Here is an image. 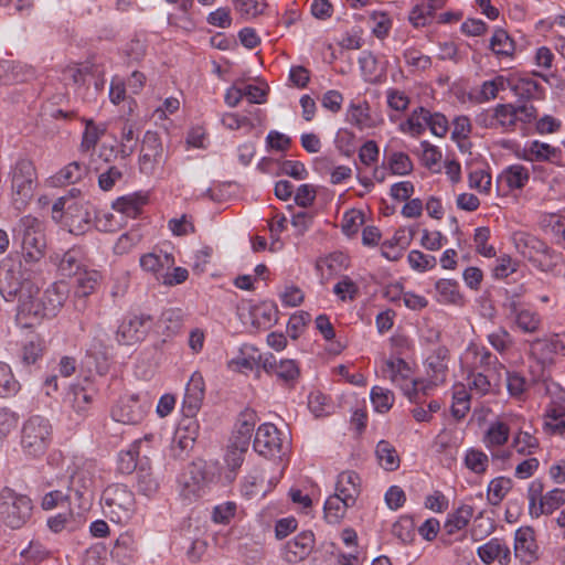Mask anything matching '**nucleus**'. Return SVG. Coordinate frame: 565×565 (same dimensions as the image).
I'll use <instances>...</instances> for the list:
<instances>
[{"label": "nucleus", "instance_id": "f257e3e1", "mask_svg": "<svg viewBox=\"0 0 565 565\" xmlns=\"http://www.w3.org/2000/svg\"><path fill=\"white\" fill-rule=\"evenodd\" d=\"M68 295L70 287L63 280L51 284L41 295L39 288L36 292L31 294L26 290L23 303L18 305V324L22 328H31L43 319L56 317Z\"/></svg>", "mask_w": 565, "mask_h": 565}, {"label": "nucleus", "instance_id": "f03ea898", "mask_svg": "<svg viewBox=\"0 0 565 565\" xmlns=\"http://www.w3.org/2000/svg\"><path fill=\"white\" fill-rule=\"evenodd\" d=\"M35 267L25 265L23 260L19 262L12 256H6L0 262V294L6 301L18 299V305L23 303V297L26 290L38 291V285L34 281Z\"/></svg>", "mask_w": 565, "mask_h": 565}, {"label": "nucleus", "instance_id": "7ed1b4c3", "mask_svg": "<svg viewBox=\"0 0 565 565\" xmlns=\"http://www.w3.org/2000/svg\"><path fill=\"white\" fill-rule=\"evenodd\" d=\"M102 507L111 522L125 525L136 512L135 494L125 484H110L103 491Z\"/></svg>", "mask_w": 565, "mask_h": 565}, {"label": "nucleus", "instance_id": "20e7f679", "mask_svg": "<svg viewBox=\"0 0 565 565\" xmlns=\"http://www.w3.org/2000/svg\"><path fill=\"white\" fill-rule=\"evenodd\" d=\"M52 435L53 427L47 418L31 416L21 429L20 446L23 454L34 459L42 457L52 441Z\"/></svg>", "mask_w": 565, "mask_h": 565}, {"label": "nucleus", "instance_id": "39448f33", "mask_svg": "<svg viewBox=\"0 0 565 565\" xmlns=\"http://www.w3.org/2000/svg\"><path fill=\"white\" fill-rule=\"evenodd\" d=\"M21 236L22 260L35 267L45 255L46 241L42 223L34 216L25 215L15 230Z\"/></svg>", "mask_w": 565, "mask_h": 565}, {"label": "nucleus", "instance_id": "423d86ee", "mask_svg": "<svg viewBox=\"0 0 565 565\" xmlns=\"http://www.w3.org/2000/svg\"><path fill=\"white\" fill-rule=\"evenodd\" d=\"M525 288L523 285L515 289L507 290L502 308L507 313V318L524 333H535L540 330L542 318L540 313L524 306L523 295Z\"/></svg>", "mask_w": 565, "mask_h": 565}, {"label": "nucleus", "instance_id": "0eeeda50", "mask_svg": "<svg viewBox=\"0 0 565 565\" xmlns=\"http://www.w3.org/2000/svg\"><path fill=\"white\" fill-rule=\"evenodd\" d=\"M32 510L33 504L28 495L7 487L0 491V522L6 526L21 529L30 520Z\"/></svg>", "mask_w": 565, "mask_h": 565}, {"label": "nucleus", "instance_id": "6e6552de", "mask_svg": "<svg viewBox=\"0 0 565 565\" xmlns=\"http://www.w3.org/2000/svg\"><path fill=\"white\" fill-rule=\"evenodd\" d=\"M12 203L22 210L32 199L36 184V171L33 162L26 158L18 159L11 168Z\"/></svg>", "mask_w": 565, "mask_h": 565}, {"label": "nucleus", "instance_id": "1a4fd4ad", "mask_svg": "<svg viewBox=\"0 0 565 565\" xmlns=\"http://www.w3.org/2000/svg\"><path fill=\"white\" fill-rule=\"evenodd\" d=\"M70 480L67 490L78 500H89L96 488V463L83 457H74L72 466L67 468Z\"/></svg>", "mask_w": 565, "mask_h": 565}, {"label": "nucleus", "instance_id": "9d476101", "mask_svg": "<svg viewBox=\"0 0 565 565\" xmlns=\"http://www.w3.org/2000/svg\"><path fill=\"white\" fill-rule=\"evenodd\" d=\"M381 373L382 377L399 387L411 402H416L420 382L413 377V371L405 360L398 356L383 360Z\"/></svg>", "mask_w": 565, "mask_h": 565}, {"label": "nucleus", "instance_id": "9b49d317", "mask_svg": "<svg viewBox=\"0 0 565 565\" xmlns=\"http://www.w3.org/2000/svg\"><path fill=\"white\" fill-rule=\"evenodd\" d=\"M544 486L540 479H534L527 487L529 512L532 518L552 514L565 504V489L554 488L543 494Z\"/></svg>", "mask_w": 565, "mask_h": 565}, {"label": "nucleus", "instance_id": "f8f14e48", "mask_svg": "<svg viewBox=\"0 0 565 565\" xmlns=\"http://www.w3.org/2000/svg\"><path fill=\"white\" fill-rule=\"evenodd\" d=\"M461 370L467 372H498L504 365L484 345L471 342L460 355Z\"/></svg>", "mask_w": 565, "mask_h": 565}, {"label": "nucleus", "instance_id": "ddd939ff", "mask_svg": "<svg viewBox=\"0 0 565 565\" xmlns=\"http://www.w3.org/2000/svg\"><path fill=\"white\" fill-rule=\"evenodd\" d=\"M476 122L483 128L502 132L513 131L518 125L515 105L511 103L497 104L483 109L476 116Z\"/></svg>", "mask_w": 565, "mask_h": 565}, {"label": "nucleus", "instance_id": "4468645a", "mask_svg": "<svg viewBox=\"0 0 565 565\" xmlns=\"http://www.w3.org/2000/svg\"><path fill=\"white\" fill-rule=\"evenodd\" d=\"M207 476L202 462H192L179 476V495L186 502L201 498L207 488Z\"/></svg>", "mask_w": 565, "mask_h": 565}, {"label": "nucleus", "instance_id": "2eb2a0df", "mask_svg": "<svg viewBox=\"0 0 565 565\" xmlns=\"http://www.w3.org/2000/svg\"><path fill=\"white\" fill-rule=\"evenodd\" d=\"M152 327V318L148 315H129L119 323L116 341L122 345H134L147 337Z\"/></svg>", "mask_w": 565, "mask_h": 565}, {"label": "nucleus", "instance_id": "dca6fc26", "mask_svg": "<svg viewBox=\"0 0 565 565\" xmlns=\"http://www.w3.org/2000/svg\"><path fill=\"white\" fill-rule=\"evenodd\" d=\"M163 161V146L158 132L147 130L142 138L138 159L141 173L151 175Z\"/></svg>", "mask_w": 565, "mask_h": 565}, {"label": "nucleus", "instance_id": "f3484780", "mask_svg": "<svg viewBox=\"0 0 565 565\" xmlns=\"http://www.w3.org/2000/svg\"><path fill=\"white\" fill-rule=\"evenodd\" d=\"M425 366L429 380L427 383L419 381V391L424 394L431 387L446 382L448 376V350L444 347L433 350L426 358Z\"/></svg>", "mask_w": 565, "mask_h": 565}, {"label": "nucleus", "instance_id": "a211bd4d", "mask_svg": "<svg viewBox=\"0 0 565 565\" xmlns=\"http://www.w3.org/2000/svg\"><path fill=\"white\" fill-rule=\"evenodd\" d=\"M511 435L509 422L504 416L490 420L482 434L481 441L493 459L501 458L500 450L507 445Z\"/></svg>", "mask_w": 565, "mask_h": 565}, {"label": "nucleus", "instance_id": "6ab92c4d", "mask_svg": "<svg viewBox=\"0 0 565 565\" xmlns=\"http://www.w3.org/2000/svg\"><path fill=\"white\" fill-rule=\"evenodd\" d=\"M94 215L93 206L81 199L67 204L64 223L72 234L81 235L90 228Z\"/></svg>", "mask_w": 565, "mask_h": 565}, {"label": "nucleus", "instance_id": "aec40b11", "mask_svg": "<svg viewBox=\"0 0 565 565\" xmlns=\"http://www.w3.org/2000/svg\"><path fill=\"white\" fill-rule=\"evenodd\" d=\"M148 409L149 405L138 396H125L113 407L111 417L121 424L136 425L143 419Z\"/></svg>", "mask_w": 565, "mask_h": 565}, {"label": "nucleus", "instance_id": "412c9836", "mask_svg": "<svg viewBox=\"0 0 565 565\" xmlns=\"http://www.w3.org/2000/svg\"><path fill=\"white\" fill-rule=\"evenodd\" d=\"M284 444L278 428L271 423H264L256 430L253 447L262 456L275 457L282 451Z\"/></svg>", "mask_w": 565, "mask_h": 565}, {"label": "nucleus", "instance_id": "4be33fe9", "mask_svg": "<svg viewBox=\"0 0 565 565\" xmlns=\"http://www.w3.org/2000/svg\"><path fill=\"white\" fill-rule=\"evenodd\" d=\"M531 249L524 252V256L541 271L552 273L554 275H562L559 268L561 256L550 249L544 243L531 238L529 241Z\"/></svg>", "mask_w": 565, "mask_h": 565}, {"label": "nucleus", "instance_id": "5701e85b", "mask_svg": "<svg viewBox=\"0 0 565 565\" xmlns=\"http://www.w3.org/2000/svg\"><path fill=\"white\" fill-rule=\"evenodd\" d=\"M514 555L521 563L530 565L539 559L540 547L531 526H521L514 533Z\"/></svg>", "mask_w": 565, "mask_h": 565}, {"label": "nucleus", "instance_id": "b1692460", "mask_svg": "<svg viewBox=\"0 0 565 565\" xmlns=\"http://www.w3.org/2000/svg\"><path fill=\"white\" fill-rule=\"evenodd\" d=\"M502 371L467 372L466 386L473 396L483 397L497 393L501 387Z\"/></svg>", "mask_w": 565, "mask_h": 565}, {"label": "nucleus", "instance_id": "393cba45", "mask_svg": "<svg viewBox=\"0 0 565 565\" xmlns=\"http://www.w3.org/2000/svg\"><path fill=\"white\" fill-rule=\"evenodd\" d=\"M153 439L154 435L147 434L143 438L135 440L127 450L120 451L117 459V469L124 475H129L136 470L140 452L143 450L142 456L147 459Z\"/></svg>", "mask_w": 565, "mask_h": 565}, {"label": "nucleus", "instance_id": "a878e982", "mask_svg": "<svg viewBox=\"0 0 565 565\" xmlns=\"http://www.w3.org/2000/svg\"><path fill=\"white\" fill-rule=\"evenodd\" d=\"M263 369L266 373L275 375L286 385L292 386L299 377L300 370L295 360L285 359L277 361L271 353H266L263 359Z\"/></svg>", "mask_w": 565, "mask_h": 565}, {"label": "nucleus", "instance_id": "bb28decb", "mask_svg": "<svg viewBox=\"0 0 565 565\" xmlns=\"http://www.w3.org/2000/svg\"><path fill=\"white\" fill-rule=\"evenodd\" d=\"M530 180V171L522 164H511L497 177V193L504 195L508 192L523 189Z\"/></svg>", "mask_w": 565, "mask_h": 565}, {"label": "nucleus", "instance_id": "cd10ccee", "mask_svg": "<svg viewBox=\"0 0 565 565\" xmlns=\"http://www.w3.org/2000/svg\"><path fill=\"white\" fill-rule=\"evenodd\" d=\"M205 394L203 375L195 371L186 383L182 401L183 415H196L202 406Z\"/></svg>", "mask_w": 565, "mask_h": 565}, {"label": "nucleus", "instance_id": "c85d7f7f", "mask_svg": "<svg viewBox=\"0 0 565 565\" xmlns=\"http://www.w3.org/2000/svg\"><path fill=\"white\" fill-rule=\"evenodd\" d=\"M313 546V533L311 531H302L286 542L282 548V557L288 563H298L309 556Z\"/></svg>", "mask_w": 565, "mask_h": 565}, {"label": "nucleus", "instance_id": "c756f323", "mask_svg": "<svg viewBox=\"0 0 565 565\" xmlns=\"http://www.w3.org/2000/svg\"><path fill=\"white\" fill-rule=\"evenodd\" d=\"M543 428L565 439V396L547 404L543 415Z\"/></svg>", "mask_w": 565, "mask_h": 565}, {"label": "nucleus", "instance_id": "7c9ffc66", "mask_svg": "<svg viewBox=\"0 0 565 565\" xmlns=\"http://www.w3.org/2000/svg\"><path fill=\"white\" fill-rule=\"evenodd\" d=\"M139 265L143 271L151 274L160 281L164 271L173 267L174 257L162 249H153L140 256Z\"/></svg>", "mask_w": 565, "mask_h": 565}, {"label": "nucleus", "instance_id": "2f4dec72", "mask_svg": "<svg viewBox=\"0 0 565 565\" xmlns=\"http://www.w3.org/2000/svg\"><path fill=\"white\" fill-rule=\"evenodd\" d=\"M93 402L94 392L81 385H72L65 396V403L79 419L89 415Z\"/></svg>", "mask_w": 565, "mask_h": 565}, {"label": "nucleus", "instance_id": "473e14b6", "mask_svg": "<svg viewBox=\"0 0 565 565\" xmlns=\"http://www.w3.org/2000/svg\"><path fill=\"white\" fill-rule=\"evenodd\" d=\"M334 493L345 498L349 504H355L361 493V478L353 470H344L337 477Z\"/></svg>", "mask_w": 565, "mask_h": 565}, {"label": "nucleus", "instance_id": "72a5a7b5", "mask_svg": "<svg viewBox=\"0 0 565 565\" xmlns=\"http://www.w3.org/2000/svg\"><path fill=\"white\" fill-rule=\"evenodd\" d=\"M477 554L486 564H491L492 562L498 561L501 565H508L511 558L509 546L497 537H493L487 543L480 545L477 548Z\"/></svg>", "mask_w": 565, "mask_h": 565}, {"label": "nucleus", "instance_id": "f704fd0d", "mask_svg": "<svg viewBox=\"0 0 565 565\" xmlns=\"http://www.w3.org/2000/svg\"><path fill=\"white\" fill-rule=\"evenodd\" d=\"M195 416L184 415L177 427L174 441L182 450L191 448L199 437L200 424Z\"/></svg>", "mask_w": 565, "mask_h": 565}, {"label": "nucleus", "instance_id": "c9c22d12", "mask_svg": "<svg viewBox=\"0 0 565 565\" xmlns=\"http://www.w3.org/2000/svg\"><path fill=\"white\" fill-rule=\"evenodd\" d=\"M51 260L57 266L62 276H73L76 275L82 267L83 253L79 247H72L62 254L54 253L51 256Z\"/></svg>", "mask_w": 565, "mask_h": 565}, {"label": "nucleus", "instance_id": "e433bc0d", "mask_svg": "<svg viewBox=\"0 0 565 565\" xmlns=\"http://www.w3.org/2000/svg\"><path fill=\"white\" fill-rule=\"evenodd\" d=\"M265 354H262L252 345H244L238 353L228 361V369L235 372L247 373L262 364Z\"/></svg>", "mask_w": 565, "mask_h": 565}, {"label": "nucleus", "instance_id": "4c0bfd02", "mask_svg": "<svg viewBox=\"0 0 565 565\" xmlns=\"http://www.w3.org/2000/svg\"><path fill=\"white\" fill-rule=\"evenodd\" d=\"M148 196L141 192H135L117 198L111 207L127 218H136L147 203Z\"/></svg>", "mask_w": 565, "mask_h": 565}, {"label": "nucleus", "instance_id": "58836bf2", "mask_svg": "<svg viewBox=\"0 0 565 565\" xmlns=\"http://www.w3.org/2000/svg\"><path fill=\"white\" fill-rule=\"evenodd\" d=\"M100 279L102 275L97 270H85L84 273L79 274L74 291V297L76 298L75 307L77 310L85 309L86 303L85 301L82 302L81 299L92 295L98 286Z\"/></svg>", "mask_w": 565, "mask_h": 565}, {"label": "nucleus", "instance_id": "ea45409f", "mask_svg": "<svg viewBox=\"0 0 565 565\" xmlns=\"http://www.w3.org/2000/svg\"><path fill=\"white\" fill-rule=\"evenodd\" d=\"M508 79L509 88L520 98H537L542 94L540 84L527 75L511 74Z\"/></svg>", "mask_w": 565, "mask_h": 565}, {"label": "nucleus", "instance_id": "a19ab883", "mask_svg": "<svg viewBox=\"0 0 565 565\" xmlns=\"http://www.w3.org/2000/svg\"><path fill=\"white\" fill-rule=\"evenodd\" d=\"M427 128V109L417 107L408 117L399 122L398 130L411 137H419Z\"/></svg>", "mask_w": 565, "mask_h": 565}, {"label": "nucleus", "instance_id": "79ce46f5", "mask_svg": "<svg viewBox=\"0 0 565 565\" xmlns=\"http://www.w3.org/2000/svg\"><path fill=\"white\" fill-rule=\"evenodd\" d=\"M462 465L470 472L482 476L489 469L490 459L482 449L469 447L463 452Z\"/></svg>", "mask_w": 565, "mask_h": 565}, {"label": "nucleus", "instance_id": "37998d69", "mask_svg": "<svg viewBox=\"0 0 565 565\" xmlns=\"http://www.w3.org/2000/svg\"><path fill=\"white\" fill-rule=\"evenodd\" d=\"M527 160L555 162L561 154L558 148L539 140L529 141L524 148Z\"/></svg>", "mask_w": 565, "mask_h": 565}, {"label": "nucleus", "instance_id": "c03bdc74", "mask_svg": "<svg viewBox=\"0 0 565 565\" xmlns=\"http://www.w3.org/2000/svg\"><path fill=\"white\" fill-rule=\"evenodd\" d=\"M511 447L516 455L531 457L540 450V441L531 433L520 429L514 433Z\"/></svg>", "mask_w": 565, "mask_h": 565}, {"label": "nucleus", "instance_id": "a18cd8bd", "mask_svg": "<svg viewBox=\"0 0 565 565\" xmlns=\"http://www.w3.org/2000/svg\"><path fill=\"white\" fill-rule=\"evenodd\" d=\"M347 120L360 130L373 127L367 102L350 103L347 109Z\"/></svg>", "mask_w": 565, "mask_h": 565}, {"label": "nucleus", "instance_id": "49530a36", "mask_svg": "<svg viewBox=\"0 0 565 565\" xmlns=\"http://www.w3.org/2000/svg\"><path fill=\"white\" fill-rule=\"evenodd\" d=\"M472 396L473 395L465 384L459 383L454 385L451 414L455 418L461 419L468 414Z\"/></svg>", "mask_w": 565, "mask_h": 565}, {"label": "nucleus", "instance_id": "de8ad7c7", "mask_svg": "<svg viewBox=\"0 0 565 565\" xmlns=\"http://www.w3.org/2000/svg\"><path fill=\"white\" fill-rule=\"evenodd\" d=\"M379 465L386 471H395L399 468L401 459L395 447L387 440H380L375 448Z\"/></svg>", "mask_w": 565, "mask_h": 565}, {"label": "nucleus", "instance_id": "09e8293b", "mask_svg": "<svg viewBox=\"0 0 565 565\" xmlns=\"http://www.w3.org/2000/svg\"><path fill=\"white\" fill-rule=\"evenodd\" d=\"M353 505L354 504H349L345 498L334 493L324 502V519L330 524H338L344 518L347 510Z\"/></svg>", "mask_w": 565, "mask_h": 565}, {"label": "nucleus", "instance_id": "8fccbe9b", "mask_svg": "<svg viewBox=\"0 0 565 565\" xmlns=\"http://www.w3.org/2000/svg\"><path fill=\"white\" fill-rule=\"evenodd\" d=\"M21 391V384L15 377L10 364L0 361V397L10 398Z\"/></svg>", "mask_w": 565, "mask_h": 565}, {"label": "nucleus", "instance_id": "3c124183", "mask_svg": "<svg viewBox=\"0 0 565 565\" xmlns=\"http://www.w3.org/2000/svg\"><path fill=\"white\" fill-rule=\"evenodd\" d=\"M85 130L83 132L81 150L88 152L95 149L99 139L105 135L107 126L104 122L96 124L93 119H83Z\"/></svg>", "mask_w": 565, "mask_h": 565}, {"label": "nucleus", "instance_id": "603ef678", "mask_svg": "<svg viewBox=\"0 0 565 565\" xmlns=\"http://www.w3.org/2000/svg\"><path fill=\"white\" fill-rule=\"evenodd\" d=\"M509 88V79L507 76L497 75L495 77L484 81L477 95L479 103H487L497 98L500 92Z\"/></svg>", "mask_w": 565, "mask_h": 565}, {"label": "nucleus", "instance_id": "864d4df0", "mask_svg": "<svg viewBox=\"0 0 565 565\" xmlns=\"http://www.w3.org/2000/svg\"><path fill=\"white\" fill-rule=\"evenodd\" d=\"M258 114V109L250 110L243 115L238 113H224L221 116V122L228 130H238L242 128H247L248 130H252L255 128L253 117L257 116Z\"/></svg>", "mask_w": 565, "mask_h": 565}, {"label": "nucleus", "instance_id": "5fc2aeb1", "mask_svg": "<svg viewBox=\"0 0 565 565\" xmlns=\"http://www.w3.org/2000/svg\"><path fill=\"white\" fill-rule=\"evenodd\" d=\"M468 186L479 195L488 196L492 189V175L489 170L476 168L468 173Z\"/></svg>", "mask_w": 565, "mask_h": 565}, {"label": "nucleus", "instance_id": "6e6d98bb", "mask_svg": "<svg viewBox=\"0 0 565 565\" xmlns=\"http://www.w3.org/2000/svg\"><path fill=\"white\" fill-rule=\"evenodd\" d=\"M490 50L498 57H512L514 55V41L503 29H497L490 39Z\"/></svg>", "mask_w": 565, "mask_h": 565}, {"label": "nucleus", "instance_id": "4d7b16f0", "mask_svg": "<svg viewBox=\"0 0 565 565\" xmlns=\"http://www.w3.org/2000/svg\"><path fill=\"white\" fill-rule=\"evenodd\" d=\"M137 552L136 542L129 533L118 536L111 551V555L122 564L129 563Z\"/></svg>", "mask_w": 565, "mask_h": 565}, {"label": "nucleus", "instance_id": "13d9d810", "mask_svg": "<svg viewBox=\"0 0 565 565\" xmlns=\"http://www.w3.org/2000/svg\"><path fill=\"white\" fill-rule=\"evenodd\" d=\"M437 301L444 305L457 303L461 299L459 285L452 279H439L435 284Z\"/></svg>", "mask_w": 565, "mask_h": 565}, {"label": "nucleus", "instance_id": "bf43d9fd", "mask_svg": "<svg viewBox=\"0 0 565 565\" xmlns=\"http://www.w3.org/2000/svg\"><path fill=\"white\" fill-rule=\"evenodd\" d=\"M159 479L152 473L149 468H146L140 461L137 470V488L140 493L146 497L153 495L159 489Z\"/></svg>", "mask_w": 565, "mask_h": 565}, {"label": "nucleus", "instance_id": "052dcab7", "mask_svg": "<svg viewBox=\"0 0 565 565\" xmlns=\"http://www.w3.org/2000/svg\"><path fill=\"white\" fill-rule=\"evenodd\" d=\"M87 169L84 164L73 161L61 169L53 178L54 184H70L75 183L86 174Z\"/></svg>", "mask_w": 565, "mask_h": 565}, {"label": "nucleus", "instance_id": "680f3d73", "mask_svg": "<svg viewBox=\"0 0 565 565\" xmlns=\"http://www.w3.org/2000/svg\"><path fill=\"white\" fill-rule=\"evenodd\" d=\"M473 516V508L470 504L460 505L454 513L449 514L445 527L449 534L465 529Z\"/></svg>", "mask_w": 565, "mask_h": 565}, {"label": "nucleus", "instance_id": "e2e57ef3", "mask_svg": "<svg viewBox=\"0 0 565 565\" xmlns=\"http://www.w3.org/2000/svg\"><path fill=\"white\" fill-rule=\"evenodd\" d=\"M255 427L254 416L250 415H244L243 418H241L237 423L236 430L234 434V438L232 440L233 444H235L241 449H247L249 448L250 438L253 436Z\"/></svg>", "mask_w": 565, "mask_h": 565}, {"label": "nucleus", "instance_id": "0e129e2a", "mask_svg": "<svg viewBox=\"0 0 565 565\" xmlns=\"http://www.w3.org/2000/svg\"><path fill=\"white\" fill-rule=\"evenodd\" d=\"M370 399L374 411L384 414L393 407L395 396L391 390L375 385L371 388Z\"/></svg>", "mask_w": 565, "mask_h": 565}, {"label": "nucleus", "instance_id": "69168bd1", "mask_svg": "<svg viewBox=\"0 0 565 565\" xmlns=\"http://www.w3.org/2000/svg\"><path fill=\"white\" fill-rule=\"evenodd\" d=\"M511 489V480L505 477L492 479L487 488V499L491 505H498Z\"/></svg>", "mask_w": 565, "mask_h": 565}, {"label": "nucleus", "instance_id": "338daca9", "mask_svg": "<svg viewBox=\"0 0 565 565\" xmlns=\"http://www.w3.org/2000/svg\"><path fill=\"white\" fill-rule=\"evenodd\" d=\"M386 160L387 169L395 175H406L413 171V162L405 152L392 151Z\"/></svg>", "mask_w": 565, "mask_h": 565}, {"label": "nucleus", "instance_id": "774afa93", "mask_svg": "<svg viewBox=\"0 0 565 565\" xmlns=\"http://www.w3.org/2000/svg\"><path fill=\"white\" fill-rule=\"evenodd\" d=\"M371 31L377 39H385L392 29L393 21L387 12L372 11L370 13Z\"/></svg>", "mask_w": 565, "mask_h": 565}]
</instances>
